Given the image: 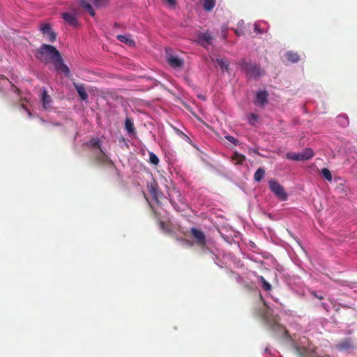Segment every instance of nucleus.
<instances>
[{"mask_svg": "<svg viewBox=\"0 0 357 357\" xmlns=\"http://www.w3.org/2000/svg\"><path fill=\"white\" fill-rule=\"evenodd\" d=\"M235 32H236V35L240 36V33L237 30H235Z\"/></svg>", "mask_w": 357, "mask_h": 357, "instance_id": "a19ab883", "label": "nucleus"}, {"mask_svg": "<svg viewBox=\"0 0 357 357\" xmlns=\"http://www.w3.org/2000/svg\"><path fill=\"white\" fill-rule=\"evenodd\" d=\"M159 158L153 152H149V162L150 163L158 165L159 163Z\"/></svg>", "mask_w": 357, "mask_h": 357, "instance_id": "bb28decb", "label": "nucleus"}, {"mask_svg": "<svg viewBox=\"0 0 357 357\" xmlns=\"http://www.w3.org/2000/svg\"><path fill=\"white\" fill-rule=\"evenodd\" d=\"M268 93L266 91L257 92L254 103L259 107H264L268 102Z\"/></svg>", "mask_w": 357, "mask_h": 357, "instance_id": "1a4fd4ad", "label": "nucleus"}, {"mask_svg": "<svg viewBox=\"0 0 357 357\" xmlns=\"http://www.w3.org/2000/svg\"><path fill=\"white\" fill-rule=\"evenodd\" d=\"M159 226H160V229H162L163 231H167V225L164 222L160 221Z\"/></svg>", "mask_w": 357, "mask_h": 357, "instance_id": "72a5a7b5", "label": "nucleus"}, {"mask_svg": "<svg viewBox=\"0 0 357 357\" xmlns=\"http://www.w3.org/2000/svg\"><path fill=\"white\" fill-rule=\"evenodd\" d=\"M75 88L76 89L81 100H86L88 98V94L86 92L84 85L83 84L73 83Z\"/></svg>", "mask_w": 357, "mask_h": 357, "instance_id": "2eb2a0df", "label": "nucleus"}, {"mask_svg": "<svg viewBox=\"0 0 357 357\" xmlns=\"http://www.w3.org/2000/svg\"><path fill=\"white\" fill-rule=\"evenodd\" d=\"M109 0H80L79 6L84 8L91 16L94 17L96 13L91 3L99 8L106 6Z\"/></svg>", "mask_w": 357, "mask_h": 357, "instance_id": "39448f33", "label": "nucleus"}, {"mask_svg": "<svg viewBox=\"0 0 357 357\" xmlns=\"http://www.w3.org/2000/svg\"><path fill=\"white\" fill-rule=\"evenodd\" d=\"M212 40L213 37L208 32L199 33L197 36L198 43L204 47L211 45Z\"/></svg>", "mask_w": 357, "mask_h": 357, "instance_id": "f8f14e48", "label": "nucleus"}, {"mask_svg": "<svg viewBox=\"0 0 357 357\" xmlns=\"http://www.w3.org/2000/svg\"><path fill=\"white\" fill-rule=\"evenodd\" d=\"M215 5V0H204L203 1V7L204 10L211 11L214 8Z\"/></svg>", "mask_w": 357, "mask_h": 357, "instance_id": "b1692460", "label": "nucleus"}, {"mask_svg": "<svg viewBox=\"0 0 357 357\" xmlns=\"http://www.w3.org/2000/svg\"><path fill=\"white\" fill-rule=\"evenodd\" d=\"M51 31H52V29L49 24H45L40 26V31L42 32V33L44 36L47 34Z\"/></svg>", "mask_w": 357, "mask_h": 357, "instance_id": "c756f323", "label": "nucleus"}, {"mask_svg": "<svg viewBox=\"0 0 357 357\" xmlns=\"http://www.w3.org/2000/svg\"><path fill=\"white\" fill-rule=\"evenodd\" d=\"M62 17L68 24L73 26H76L77 25V20L73 14L64 13L62 14Z\"/></svg>", "mask_w": 357, "mask_h": 357, "instance_id": "dca6fc26", "label": "nucleus"}, {"mask_svg": "<svg viewBox=\"0 0 357 357\" xmlns=\"http://www.w3.org/2000/svg\"><path fill=\"white\" fill-rule=\"evenodd\" d=\"M225 138L229 141L231 143H232L233 144H234L235 146H238L239 145V141L236 139L235 137H234L233 136H231V135H227L225 136Z\"/></svg>", "mask_w": 357, "mask_h": 357, "instance_id": "473e14b6", "label": "nucleus"}, {"mask_svg": "<svg viewBox=\"0 0 357 357\" xmlns=\"http://www.w3.org/2000/svg\"><path fill=\"white\" fill-rule=\"evenodd\" d=\"M125 128L128 134H135V129L132 120L130 118L127 117L125 121Z\"/></svg>", "mask_w": 357, "mask_h": 357, "instance_id": "a211bd4d", "label": "nucleus"}, {"mask_svg": "<svg viewBox=\"0 0 357 357\" xmlns=\"http://www.w3.org/2000/svg\"><path fill=\"white\" fill-rule=\"evenodd\" d=\"M265 175V169L259 167L254 174V179L255 181H260Z\"/></svg>", "mask_w": 357, "mask_h": 357, "instance_id": "393cba45", "label": "nucleus"}, {"mask_svg": "<svg viewBox=\"0 0 357 357\" xmlns=\"http://www.w3.org/2000/svg\"><path fill=\"white\" fill-rule=\"evenodd\" d=\"M96 161L101 165L113 164L112 160L108 158L102 149H100L98 152H95Z\"/></svg>", "mask_w": 357, "mask_h": 357, "instance_id": "9b49d317", "label": "nucleus"}, {"mask_svg": "<svg viewBox=\"0 0 357 357\" xmlns=\"http://www.w3.org/2000/svg\"><path fill=\"white\" fill-rule=\"evenodd\" d=\"M117 39L122 42L126 43V45H129L130 47L135 45V41L130 38L129 36L126 35H119L117 36Z\"/></svg>", "mask_w": 357, "mask_h": 357, "instance_id": "aec40b11", "label": "nucleus"}, {"mask_svg": "<svg viewBox=\"0 0 357 357\" xmlns=\"http://www.w3.org/2000/svg\"><path fill=\"white\" fill-rule=\"evenodd\" d=\"M240 68L243 70L246 76L249 78H257L261 75L259 67L250 62H248L245 59H242L239 61Z\"/></svg>", "mask_w": 357, "mask_h": 357, "instance_id": "20e7f679", "label": "nucleus"}, {"mask_svg": "<svg viewBox=\"0 0 357 357\" xmlns=\"http://www.w3.org/2000/svg\"><path fill=\"white\" fill-rule=\"evenodd\" d=\"M167 61L173 68H181L184 64V61L182 59L172 54L167 55Z\"/></svg>", "mask_w": 357, "mask_h": 357, "instance_id": "9d476101", "label": "nucleus"}, {"mask_svg": "<svg viewBox=\"0 0 357 357\" xmlns=\"http://www.w3.org/2000/svg\"><path fill=\"white\" fill-rule=\"evenodd\" d=\"M89 146L93 149H98L100 150V149H101L100 140L98 138H92L89 142Z\"/></svg>", "mask_w": 357, "mask_h": 357, "instance_id": "a878e982", "label": "nucleus"}, {"mask_svg": "<svg viewBox=\"0 0 357 357\" xmlns=\"http://www.w3.org/2000/svg\"><path fill=\"white\" fill-rule=\"evenodd\" d=\"M354 343L351 338H345L335 345L339 351H346L353 347Z\"/></svg>", "mask_w": 357, "mask_h": 357, "instance_id": "ddd939ff", "label": "nucleus"}, {"mask_svg": "<svg viewBox=\"0 0 357 357\" xmlns=\"http://www.w3.org/2000/svg\"><path fill=\"white\" fill-rule=\"evenodd\" d=\"M52 101V100L50 96L47 94V91L46 89L43 88L41 92V102L43 103V107L45 109L49 108Z\"/></svg>", "mask_w": 357, "mask_h": 357, "instance_id": "4468645a", "label": "nucleus"}, {"mask_svg": "<svg viewBox=\"0 0 357 357\" xmlns=\"http://www.w3.org/2000/svg\"><path fill=\"white\" fill-rule=\"evenodd\" d=\"M287 158L292 160H300V155L299 153H288Z\"/></svg>", "mask_w": 357, "mask_h": 357, "instance_id": "2f4dec72", "label": "nucleus"}, {"mask_svg": "<svg viewBox=\"0 0 357 357\" xmlns=\"http://www.w3.org/2000/svg\"><path fill=\"white\" fill-rule=\"evenodd\" d=\"M321 174L328 181H332V174L330 172V170L327 168H323L321 169Z\"/></svg>", "mask_w": 357, "mask_h": 357, "instance_id": "cd10ccee", "label": "nucleus"}, {"mask_svg": "<svg viewBox=\"0 0 357 357\" xmlns=\"http://www.w3.org/2000/svg\"><path fill=\"white\" fill-rule=\"evenodd\" d=\"M260 298H261V301H264L263 297L261 296H260Z\"/></svg>", "mask_w": 357, "mask_h": 357, "instance_id": "79ce46f5", "label": "nucleus"}, {"mask_svg": "<svg viewBox=\"0 0 357 357\" xmlns=\"http://www.w3.org/2000/svg\"><path fill=\"white\" fill-rule=\"evenodd\" d=\"M45 36H46L47 40L49 42L53 43L56 40V34L52 30L51 31H50L47 34H46Z\"/></svg>", "mask_w": 357, "mask_h": 357, "instance_id": "7c9ffc66", "label": "nucleus"}, {"mask_svg": "<svg viewBox=\"0 0 357 357\" xmlns=\"http://www.w3.org/2000/svg\"><path fill=\"white\" fill-rule=\"evenodd\" d=\"M165 1L172 6L176 5V0H165Z\"/></svg>", "mask_w": 357, "mask_h": 357, "instance_id": "4c0bfd02", "label": "nucleus"}, {"mask_svg": "<svg viewBox=\"0 0 357 357\" xmlns=\"http://www.w3.org/2000/svg\"><path fill=\"white\" fill-rule=\"evenodd\" d=\"M147 188L153 200L157 204H159L162 193L159 190L158 183L154 179L151 182H148Z\"/></svg>", "mask_w": 357, "mask_h": 357, "instance_id": "0eeeda50", "label": "nucleus"}, {"mask_svg": "<svg viewBox=\"0 0 357 357\" xmlns=\"http://www.w3.org/2000/svg\"><path fill=\"white\" fill-rule=\"evenodd\" d=\"M35 56L37 59L45 64L53 62L56 71L63 73L67 77L70 76L69 68L64 63L59 51L54 46L43 44L36 50Z\"/></svg>", "mask_w": 357, "mask_h": 357, "instance_id": "f257e3e1", "label": "nucleus"}, {"mask_svg": "<svg viewBox=\"0 0 357 357\" xmlns=\"http://www.w3.org/2000/svg\"><path fill=\"white\" fill-rule=\"evenodd\" d=\"M258 118H259V116L257 114L251 113L248 116V123L250 125H255V123L257 121Z\"/></svg>", "mask_w": 357, "mask_h": 357, "instance_id": "c85d7f7f", "label": "nucleus"}, {"mask_svg": "<svg viewBox=\"0 0 357 357\" xmlns=\"http://www.w3.org/2000/svg\"><path fill=\"white\" fill-rule=\"evenodd\" d=\"M20 107L28 113L29 116H31L30 110L24 105L22 104Z\"/></svg>", "mask_w": 357, "mask_h": 357, "instance_id": "c9c22d12", "label": "nucleus"}, {"mask_svg": "<svg viewBox=\"0 0 357 357\" xmlns=\"http://www.w3.org/2000/svg\"><path fill=\"white\" fill-rule=\"evenodd\" d=\"M180 134L182 136V137H183L184 139H190V138L185 133H183V132L180 131Z\"/></svg>", "mask_w": 357, "mask_h": 357, "instance_id": "ea45409f", "label": "nucleus"}, {"mask_svg": "<svg viewBox=\"0 0 357 357\" xmlns=\"http://www.w3.org/2000/svg\"><path fill=\"white\" fill-rule=\"evenodd\" d=\"M20 107L28 113L29 116H31L30 110L24 105L22 104Z\"/></svg>", "mask_w": 357, "mask_h": 357, "instance_id": "e433bc0d", "label": "nucleus"}, {"mask_svg": "<svg viewBox=\"0 0 357 357\" xmlns=\"http://www.w3.org/2000/svg\"><path fill=\"white\" fill-rule=\"evenodd\" d=\"M271 191L280 199L285 201L287 199L288 195L282 185L278 181L272 178L268 181Z\"/></svg>", "mask_w": 357, "mask_h": 357, "instance_id": "423d86ee", "label": "nucleus"}, {"mask_svg": "<svg viewBox=\"0 0 357 357\" xmlns=\"http://www.w3.org/2000/svg\"><path fill=\"white\" fill-rule=\"evenodd\" d=\"M216 62L220 66L222 70H229V62L227 60H225L222 58H218L216 59Z\"/></svg>", "mask_w": 357, "mask_h": 357, "instance_id": "5701e85b", "label": "nucleus"}, {"mask_svg": "<svg viewBox=\"0 0 357 357\" xmlns=\"http://www.w3.org/2000/svg\"><path fill=\"white\" fill-rule=\"evenodd\" d=\"M299 155L300 160L304 161L312 158L314 156V151L312 149L307 148L304 149Z\"/></svg>", "mask_w": 357, "mask_h": 357, "instance_id": "f3484780", "label": "nucleus"}, {"mask_svg": "<svg viewBox=\"0 0 357 357\" xmlns=\"http://www.w3.org/2000/svg\"><path fill=\"white\" fill-rule=\"evenodd\" d=\"M258 279L261 283V287L264 291H270L272 290V285L262 275L258 276Z\"/></svg>", "mask_w": 357, "mask_h": 357, "instance_id": "4be33fe9", "label": "nucleus"}, {"mask_svg": "<svg viewBox=\"0 0 357 357\" xmlns=\"http://www.w3.org/2000/svg\"><path fill=\"white\" fill-rule=\"evenodd\" d=\"M286 57L287 60L291 63H296L300 60L299 54L291 51L287 52Z\"/></svg>", "mask_w": 357, "mask_h": 357, "instance_id": "412c9836", "label": "nucleus"}, {"mask_svg": "<svg viewBox=\"0 0 357 357\" xmlns=\"http://www.w3.org/2000/svg\"><path fill=\"white\" fill-rule=\"evenodd\" d=\"M231 159L235 164L242 165L245 160V156L235 152L234 154L231 156Z\"/></svg>", "mask_w": 357, "mask_h": 357, "instance_id": "6ab92c4d", "label": "nucleus"}, {"mask_svg": "<svg viewBox=\"0 0 357 357\" xmlns=\"http://www.w3.org/2000/svg\"><path fill=\"white\" fill-rule=\"evenodd\" d=\"M190 232L195 238V243L197 245L200 246L201 248H204L206 245V238L203 231L192 227L190 229Z\"/></svg>", "mask_w": 357, "mask_h": 357, "instance_id": "6e6552de", "label": "nucleus"}, {"mask_svg": "<svg viewBox=\"0 0 357 357\" xmlns=\"http://www.w3.org/2000/svg\"><path fill=\"white\" fill-rule=\"evenodd\" d=\"M312 294L314 295L315 297H317L319 300L324 299V296L321 295H317L315 291H312Z\"/></svg>", "mask_w": 357, "mask_h": 357, "instance_id": "58836bf2", "label": "nucleus"}, {"mask_svg": "<svg viewBox=\"0 0 357 357\" xmlns=\"http://www.w3.org/2000/svg\"><path fill=\"white\" fill-rule=\"evenodd\" d=\"M254 30H255V32H257V33H262V31H261V29H260V27H259V25L255 24Z\"/></svg>", "mask_w": 357, "mask_h": 357, "instance_id": "f704fd0d", "label": "nucleus"}, {"mask_svg": "<svg viewBox=\"0 0 357 357\" xmlns=\"http://www.w3.org/2000/svg\"><path fill=\"white\" fill-rule=\"evenodd\" d=\"M315 347L310 342L309 339L303 337L299 343L295 345L297 355L300 357H312L315 351Z\"/></svg>", "mask_w": 357, "mask_h": 357, "instance_id": "7ed1b4c3", "label": "nucleus"}, {"mask_svg": "<svg viewBox=\"0 0 357 357\" xmlns=\"http://www.w3.org/2000/svg\"><path fill=\"white\" fill-rule=\"evenodd\" d=\"M265 308L261 311V316L266 324L267 326L273 332L282 335L285 338H291L288 331L279 323L278 315H273L269 312L266 303H264Z\"/></svg>", "mask_w": 357, "mask_h": 357, "instance_id": "f03ea898", "label": "nucleus"}]
</instances>
